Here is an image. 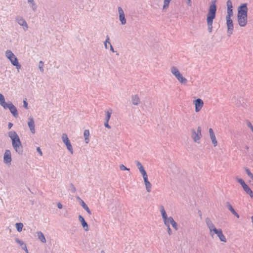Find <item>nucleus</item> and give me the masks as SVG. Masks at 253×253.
<instances>
[{
    "instance_id": "f257e3e1",
    "label": "nucleus",
    "mask_w": 253,
    "mask_h": 253,
    "mask_svg": "<svg viewBox=\"0 0 253 253\" xmlns=\"http://www.w3.org/2000/svg\"><path fill=\"white\" fill-rule=\"evenodd\" d=\"M247 3L242 4L238 8L237 21L240 26L245 27L248 23Z\"/></svg>"
},
{
    "instance_id": "f03ea898",
    "label": "nucleus",
    "mask_w": 253,
    "mask_h": 253,
    "mask_svg": "<svg viewBox=\"0 0 253 253\" xmlns=\"http://www.w3.org/2000/svg\"><path fill=\"white\" fill-rule=\"evenodd\" d=\"M216 0H212L208 10L207 18L208 29L209 33L212 31L213 20L215 18L216 12Z\"/></svg>"
},
{
    "instance_id": "7ed1b4c3",
    "label": "nucleus",
    "mask_w": 253,
    "mask_h": 253,
    "mask_svg": "<svg viewBox=\"0 0 253 253\" xmlns=\"http://www.w3.org/2000/svg\"><path fill=\"white\" fill-rule=\"evenodd\" d=\"M8 136L12 140V145L15 151L19 154L23 153V147L19 136L15 131H10L8 132Z\"/></svg>"
},
{
    "instance_id": "20e7f679",
    "label": "nucleus",
    "mask_w": 253,
    "mask_h": 253,
    "mask_svg": "<svg viewBox=\"0 0 253 253\" xmlns=\"http://www.w3.org/2000/svg\"><path fill=\"white\" fill-rule=\"evenodd\" d=\"M0 105L4 109H8L15 118H16L18 117V113L16 107L10 101L6 102L4 96L1 93H0Z\"/></svg>"
},
{
    "instance_id": "39448f33",
    "label": "nucleus",
    "mask_w": 253,
    "mask_h": 253,
    "mask_svg": "<svg viewBox=\"0 0 253 253\" xmlns=\"http://www.w3.org/2000/svg\"><path fill=\"white\" fill-rule=\"evenodd\" d=\"M171 74L175 77L177 81L182 84L186 85L188 80L183 77L178 68L175 66H172L170 68Z\"/></svg>"
},
{
    "instance_id": "423d86ee",
    "label": "nucleus",
    "mask_w": 253,
    "mask_h": 253,
    "mask_svg": "<svg viewBox=\"0 0 253 253\" xmlns=\"http://www.w3.org/2000/svg\"><path fill=\"white\" fill-rule=\"evenodd\" d=\"M191 131L192 137L193 141L196 143H199L200 140L202 137L201 127L200 126H198L197 128V130H195L194 129H192Z\"/></svg>"
},
{
    "instance_id": "0eeeda50",
    "label": "nucleus",
    "mask_w": 253,
    "mask_h": 253,
    "mask_svg": "<svg viewBox=\"0 0 253 253\" xmlns=\"http://www.w3.org/2000/svg\"><path fill=\"white\" fill-rule=\"evenodd\" d=\"M232 16L230 15H226V16L227 33L229 36L232 34L234 29L233 21L231 18Z\"/></svg>"
},
{
    "instance_id": "6e6552de",
    "label": "nucleus",
    "mask_w": 253,
    "mask_h": 253,
    "mask_svg": "<svg viewBox=\"0 0 253 253\" xmlns=\"http://www.w3.org/2000/svg\"><path fill=\"white\" fill-rule=\"evenodd\" d=\"M62 140L63 143L66 146L67 149L70 152L71 154H73V147L71 144V142L68 137L67 134L63 133L62 135Z\"/></svg>"
},
{
    "instance_id": "1a4fd4ad",
    "label": "nucleus",
    "mask_w": 253,
    "mask_h": 253,
    "mask_svg": "<svg viewBox=\"0 0 253 253\" xmlns=\"http://www.w3.org/2000/svg\"><path fill=\"white\" fill-rule=\"evenodd\" d=\"M12 159L11 154L9 150H6L3 155V163L7 166L11 165Z\"/></svg>"
},
{
    "instance_id": "9d476101",
    "label": "nucleus",
    "mask_w": 253,
    "mask_h": 253,
    "mask_svg": "<svg viewBox=\"0 0 253 253\" xmlns=\"http://www.w3.org/2000/svg\"><path fill=\"white\" fill-rule=\"evenodd\" d=\"M16 21L20 25L23 26L25 31H27L28 26L26 20L21 16H18L16 17Z\"/></svg>"
},
{
    "instance_id": "9b49d317",
    "label": "nucleus",
    "mask_w": 253,
    "mask_h": 253,
    "mask_svg": "<svg viewBox=\"0 0 253 253\" xmlns=\"http://www.w3.org/2000/svg\"><path fill=\"white\" fill-rule=\"evenodd\" d=\"M195 106V112H199L204 106V101L201 98H198L194 101Z\"/></svg>"
},
{
    "instance_id": "f8f14e48",
    "label": "nucleus",
    "mask_w": 253,
    "mask_h": 253,
    "mask_svg": "<svg viewBox=\"0 0 253 253\" xmlns=\"http://www.w3.org/2000/svg\"><path fill=\"white\" fill-rule=\"evenodd\" d=\"M118 12L119 14V20L122 25H125L126 21L125 18V13L123 9L120 6L118 7Z\"/></svg>"
},
{
    "instance_id": "ddd939ff",
    "label": "nucleus",
    "mask_w": 253,
    "mask_h": 253,
    "mask_svg": "<svg viewBox=\"0 0 253 253\" xmlns=\"http://www.w3.org/2000/svg\"><path fill=\"white\" fill-rule=\"evenodd\" d=\"M205 222L209 229L210 235L213 237V234H211V230L212 229H214L216 228L212 223V221L211 220V219L209 217H207L205 219Z\"/></svg>"
},
{
    "instance_id": "4468645a",
    "label": "nucleus",
    "mask_w": 253,
    "mask_h": 253,
    "mask_svg": "<svg viewBox=\"0 0 253 253\" xmlns=\"http://www.w3.org/2000/svg\"><path fill=\"white\" fill-rule=\"evenodd\" d=\"M28 126L29 127L31 132L33 134H34L36 132L35 128V122H34V120L33 117L30 116L29 118V121L28 122Z\"/></svg>"
},
{
    "instance_id": "2eb2a0df",
    "label": "nucleus",
    "mask_w": 253,
    "mask_h": 253,
    "mask_svg": "<svg viewBox=\"0 0 253 253\" xmlns=\"http://www.w3.org/2000/svg\"><path fill=\"white\" fill-rule=\"evenodd\" d=\"M135 163L136 165V167H137V168L138 169L140 172L141 173L142 176H145L146 174H147V172L146 171V170H145L143 166H142V165L141 164V163L138 161H135Z\"/></svg>"
},
{
    "instance_id": "dca6fc26",
    "label": "nucleus",
    "mask_w": 253,
    "mask_h": 253,
    "mask_svg": "<svg viewBox=\"0 0 253 253\" xmlns=\"http://www.w3.org/2000/svg\"><path fill=\"white\" fill-rule=\"evenodd\" d=\"M144 183L145 185L146 190L148 192H150L151 191L152 185L151 183L149 181L148 179V175L146 174L144 176H143Z\"/></svg>"
},
{
    "instance_id": "f3484780",
    "label": "nucleus",
    "mask_w": 253,
    "mask_h": 253,
    "mask_svg": "<svg viewBox=\"0 0 253 253\" xmlns=\"http://www.w3.org/2000/svg\"><path fill=\"white\" fill-rule=\"evenodd\" d=\"M209 133L212 144L214 147L216 146L217 145V142L214 131L211 128L209 129Z\"/></svg>"
},
{
    "instance_id": "a211bd4d",
    "label": "nucleus",
    "mask_w": 253,
    "mask_h": 253,
    "mask_svg": "<svg viewBox=\"0 0 253 253\" xmlns=\"http://www.w3.org/2000/svg\"><path fill=\"white\" fill-rule=\"evenodd\" d=\"M79 220L81 223L85 231H87L89 229L88 225L87 222L84 220V218L81 215H80L79 216Z\"/></svg>"
},
{
    "instance_id": "6ab92c4d",
    "label": "nucleus",
    "mask_w": 253,
    "mask_h": 253,
    "mask_svg": "<svg viewBox=\"0 0 253 253\" xmlns=\"http://www.w3.org/2000/svg\"><path fill=\"white\" fill-rule=\"evenodd\" d=\"M227 10V15H233V5L232 2L231 0H228L226 2Z\"/></svg>"
},
{
    "instance_id": "aec40b11",
    "label": "nucleus",
    "mask_w": 253,
    "mask_h": 253,
    "mask_svg": "<svg viewBox=\"0 0 253 253\" xmlns=\"http://www.w3.org/2000/svg\"><path fill=\"white\" fill-rule=\"evenodd\" d=\"M11 60H9L10 61L11 63L14 66L16 67V69L19 71V69L21 68V66L19 63L17 58L15 56L13 58H10Z\"/></svg>"
},
{
    "instance_id": "412c9836",
    "label": "nucleus",
    "mask_w": 253,
    "mask_h": 253,
    "mask_svg": "<svg viewBox=\"0 0 253 253\" xmlns=\"http://www.w3.org/2000/svg\"><path fill=\"white\" fill-rule=\"evenodd\" d=\"M15 242L18 243L22 248V249L25 251L26 253H29L28 250H27L26 244L22 240L18 238H15Z\"/></svg>"
},
{
    "instance_id": "4be33fe9",
    "label": "nucleus",
    "mask_w": 253,
    "mask_h": 253,
    "mask_svg": "<svg viewBox=\"0 0 253 253\" xmlns=\"http://www.w3.org/2000/svg\"><path fill=\"white\" fill-rule=\"evenodd\" d=\"M226 205L228 209L233 214H234L237 218H239V214L235 211L230 202H226Z\"/></svg>"
},
{
    "instance_id": "5701e85b",
    "label": "nucleus",
    "mask_w": 253,
    "mask_h": 253,
    "mask_svg": "<svg viewBox=\"0 0 253 253\" xmlns=\"http://www.w3.org/2000/svg\"><path fill=\"white\" fill-rule=\"evenodd\" d=\"M244 190L246 192L247 194H249L250 197L253 198V192L251 190V189L249 187V186L246 183L244 185L242 186Z\"/></svg>"
},
{
    "instance_id": "b1692460",
    "label": "nucleus",
    "mask_w": 253,
    "mask_h": 253,
    "mask_svg": "<svg viewBox=\"0 0 253 253\" xmlns=\"http://www.w3.org/2000/svg\"><path fill=\"white\" fill-rule=\"evenodd\" d=\"M217 236L219 238V240L223 242H226V238L222 233V231L221 229H219V231L216 234Z\"/></svg>"
},
{
    "instance_id": "393cba45",
    "label": "nucleus",
    "mask_w": 253,
    "mask_h": 253,
    "mask_svg": "<svg viewBox=\"0 0 253 253\" xmlns=\"http://www.w3.org/2000/svg\"><path fill=\"white\" fill-rule=\"evenodd\" d=\"M132 103L134 105H138L140 102V98L138 95H134L131 97Z\"/></svg>"
},
{
    "instance_id": "a878e982",
    "label": "nucleus",
    "mask_w": 253,
    "mask_h": 253,
    "mask_svg": "<svg viewBox=\"0 0 253 253\" xmlns=\"http://www.w3.org/2000/svg\"><path fill=\"white\" fill-rule=\"evenodd\" d=\"M89 131L88 129H85L84 132V141L85 143L88 144L89 142Z\"/></svg>"
},
{
    "instance_id": "bb28decb",
    "label": "nucleus",
    "mask_w": 253,
    "mask_h": 253,
    "mask_svg": "<svg viewBox=\"0 0 253 253\" xmlns=\"http://www.w3.org/2000/svg\"><path fill=\"white\" fill-rule=\"evenodd\" d=\"M37 234L38 239L43 243H46V239L43 234L41 231H38Z\"/></svg>"
},
{
    "instance_id": "cd10ccee",
    "label": "nucleus",
    "mask_w": 253,
    "mask_h": 253,
    "mask_svg": "<svg viewBox=\"0 0 253 253\" xmlns=\"http://www.w3.org/2000/svg\"><path fill=\"white\" fill-rule=\"evenodd\" d=\"M105 113L106 115L105 121H109L111 114H112V110L111 109L106 110L105 111Z\"/></svg>"
},
{
    "instance_id": "c85d7f7f",
    "label": "nucleus",
    "mask_w": 253,
    "mask_h": 253,
    "mask_svg": "<svg viewBox=\"0 0 253 253\" xmlns=\"http://www.w3.org/2000/svg\"><path fill=\"white\" fill-rule=\"evenodd\" d=\"M30 3L31 8L34 11H36L37 9V5L34 0H27Z\"/></svg>"
},
{
    "instance_id": "c756f323",
    "label": "nucleus",
    "mask_w": 253,
    "mask_h": 253,
    "mask_svg": "<svg viewBox=\"0 0 253 253\" xmlns=\"http://www.w3.org/2000/svg\"><path fill=\"white\" fill-rule=\"evenodd\" d=\"M81 205L82 206V207L84 208V210H85L86 212L89 214H91V211L88 208V206L86 205V204L84 202V201L81 200Z\"/></svg>"
},
{
    "instance_id": "7c9ffc66",
    "label": "nucleus",
    "mask_w": 253,
    "mask_h": 253,
    "mask_svg": "<svg viewBox=\"0 0 253 253\" xmlns=\"http://www.w3.org/2000/svg\"><path fill=\"white\" fill-rule=\"evenodd\" d=\"M160 212L161 213L162 217L163 219H166L167 217H168L167 213L165 211V208L163 206H161L160 207Z\"/></svg>"
},
{
    "instance_id": "2f4dec72",
    "label": "nucleus",
    "mask_w": 253,
    "mask_h": 253,
    "mask_svg": "<svg viewBox=\"0 0 253 253\" xmlns=\"http://www.w3.org/2000/svg\"><path fill=\"white\" fill-rule=\"evenodd\" d=\"M5 56L9 60H11L10 58H13L15 56L13 53L10 50H7L5 51Z\"/></svg>"
},
{
    "instance_id": "473e14b6",
    "label": "nucleus",
    "mask_w": 253,
    "mask_h": 253,
    "mask_svg": "<svg viewBox=\"0 0 253 253\" xmlns=\"http://www.w3.org/2000/svg\"><path fill=\"white\" fill-rule=\"evenodd\" d=\"M5 56L9 60H11L10 58H13L15 56L13 53L10 50H7L5 51Z\"/></svg>"
},
{
    "instance_id": "72a5a7b5",
    "label": "nucleus",
    "mask_w": 253,
    "mask_h": 253,
    "mask_svg": "<svg viewBox=\"0 0 253 253\" xmlns=\"http://www.w3.org/2000/svg\"><path fill=\"white\" fill-rule=\"evenodd\" d=\"M171 218H173V217L171 216H169V217H167L166 219H163L164 224L166 225V226H170V224H171V222L170 221L169 219H171Z\"/></svg>"
},
{
    "instance_id": "f704fd0d",
    "label": "nucleus",
    "mask_w": 253,
    "mask_h": 253,
    "mask_svg": "<svg viewBox=\"0 0 253 253\" xmlns=\"http://www.w3.org/2000/svg\"><path fill=\"white\" fill-rule=\"evenodd\" d=\"M169 220H170V221L171 222V225H172V227L176 231H177L178 229V225H177V223L174 221L173 218H171V219H169Z\"/></svg>"
},
{
    "instance_id": "c9c22d12",
    "label": "nucleus",
    "mask_w": 253,
    "mask_h": 253,
    "mask_svg": "<svg viewBox=\"0 0 253 253\" xmlns=\"http://www.w3.org/2000/svg\"><path fill=\"white\" fill-rule=\"evenodd\" d=\"M16 228L18 232H21L22 230V228L23 227V224L22 223H17L15 224Z\"/></svg>"
},
{
    "instance_id": "e433bc0d",
    "label": "nucleus",
    "mask_w": 253,
    "mask_h": 253,
    "mask_svg": "<svg viewBox=\"0 0 253 253\" xmlns=\"http://www.w3.org/2000/svg\"><path fill=\"white\" fill-rule=\"evenodd\" d=\"M44 62L42 61H40L39 63V68L40 71L42 73L44 72Z\"/></svg>"
},
{
    "instance_id": "4c0bfd02",
    "label": "nucleus",
    "mask_w": 253,
    "mask_h": 253,
    "mask_svg": "<svg viewBox=\"0 0 253 253\" xmlns=\"http://www.w3.org/2000/svg\"><path fill=\"white\" fill-rule=\"evenodd\" d=\"M171 0H164L163 9H166L169 7Z\"/></svg>"
},
{
    "instance_id": "58836bf2",
    "label": "nucleus",
    "mask_w": 253,
    "mask_h": 253,
    "mask_svg": "<svg viewBox=\"0 0 253 253\" xmlns=\"http://www.w3.org/2000/svg\"><path fill=\"white\" fill-rule=\"evenodd\" d=\"M70 186H71V191L72 193H76V187L74 186V185H73V183H71L70 184Z\"/></svg>"
},
{
    "instance_id": "ea45409f",
    "label": "nucleus",
    "mask_w": 253,
    "mask_h": 253,
    "mask_svg": "<svg viewBox=\"0 0 253 253\" xmlns=\"http://www.w3.org/2000/svg\"><path fill=\"white\" fill-rule=\"evenodd\" d=\"M120 169L121 170H129V169L127 168L124 165L122 164L120 166Z\"/></svg>"
},
{
    "instance_id": "a19ab883",
    "label": "nucleus",
    "mask_w": 253,
    "mask_h": 253,
    "mask_svg": "<svg viewBox=\"0 0 253 253\" xmlns=\"http://www.w3.org/2000/svg\"><path fill=\"white\" fill-rule=\"evenodd\" d=\"M245 170L249 177L251 176L253 174V173L251 172L250 170L248 168H246Z\"/></svg>"
},
{
    "instance_id": "79ce46f5",
    "label": "nucleus",
    "mask_w": 253,
    "mask_h": 253,
    "mask_svg": "<svg viewBox=\"0 0 253 253\" xmlns=\"http://www.w3.org/2000/svg\"><path fill=\"white\" fill-rule=\"evenodd\" d=\"M237 181L242 185V186L246 184L245 181L242 178H238Z\"/></svg>"
},
{
    "instance_id": "37998d69",
    "label": "nucleus",
    "mask_w": 253,
    "mask_h": 253,
    "mask_svg": "<svg viewBox=\"0 0 253 253\" xmlns=\"http://www.w3.org/2000/svg\"><path fill=\"white\" fill-rule=\"evenodd\" d=\"M219 231V229H217L216 228H215L213 229H212L211 230V234H216L217 232Z\"/></svg>"
},
{
    "instance_id": "c03bdc74",
    "label": "nucleus",
    "mask_w": 253,
    "mask_h": 253,
    "mask_svg": "<svg viewBox=\"0 0 253 253\" xmlns=\"http://www.w3.org/2000/svg\"><path fill=\"white\" fill-rule=\"evenodd\" d=\"M167 227V231H168V233L169 235H171L172 234V230L170 229V226H168Z\"/></svg>"
},
{
    "instance_id": "a18cd8bd",
    "label": "nucleus",
    "mask_w": 253,
    "mask_h": 253,
    "mask_svg": "<svg viewBox=\"0 0 253 253\" xmlns=\"http://www.w3.org/2000/svg\"><path fill=\"white\" fill-rule=\"evenodd\" d=\"M108 122L109 121H105V122H104V126L108 128H111V126H110L108 124Z\"/></svg>"
},
{
    "instance_id": "49530a36",
    "label": "nucleus",
    "mask_w": 253,
    "mask_h": 253,
    "mask_svg": "<svg viewBox=\"0 0 253 253\" xmlns=\"http://www.w3.org/2000/svg\"><path fill=\"white\" fill-rule=\"evenodd\" d=\"M23 107L26 108L28 109V103L26 100H24L23 101Z\"/></svg>"
},
{
    "instance_id": "de8ad7c7",
    "label": "nucleus",
    "mask_w": 253,
    "mask_h": 253,
    "mask_svg": "<svg viewBox=\"0 0 253 253\" xmlns=\"http://www.w3.org/2000/svg\"><path fill=\"white\" fill-rule=\"evenodd\" d=\"M37 152L39 153V154L40 155V156H42V151L41 150V149H40V147H37Z\"/></svg>"
},
{
    "instance_id": "09e8293b",
    "label": "nucleus",
    "mask_w": 253,
    "mask_h": 253,
    "mask_svg": "<svg viewBox=\"0 0 253 253\" xmlns=\"http://www.w3.org/2000/svg\"><path fill=\"white\" fill-rule=\"evenodd\" d=\"M109 40H110L109 37H108V36H107L106 39L104 43H108L109 44H111L109 42Z\"/></svg>"
},
{
    "instance_id": "8fccbe9b",
    "label": "nucleus",
    "mask_w": 253,
    "mask_h": 253,
    "mask_svg": "<svg viewBox=\"0 0 253 253\" xmlns=\"http://www.w3.org/2000/svg\"><path fill=\"white\" fill-rule=\"evenodd\" d=\"M12 126H13V124L12 123H11L10 122L8 123V129H10L12 127Z\"/></svg>"
},
{
    "instance_id": "3c124183",
    "label": "nucleus",
    "mask_w": 253,
    "mask_h": 253,
    "mask_svg": "<svg viewBox=\"0 0 253 253\" xmlns=\"http://www.w3.org/2000/svg\"><path fill=\"white\" fill-rule=\"evenodd\" d=\"M57 207L59 209H61L62 208L63 206H62V205L60 203H58L57 204Z\"/></svg>"
},
{
    "instance_id": "603ef678",
    "label": "nucleus",
    "mask_w": 253,
    "mask_h": 253,
    "mask_svg": "<svg viewBox=\"0 0 253 253\" xmlns=\"http://www.w3.org/2000/svg\"><path fill=\"white\" fill-rule=\"evenodd\" d=\"M110 50L112 51V52H115L114 50V48L113 47L112 45H111V44H110Z\"/></svg>"
},
{
    "instance_id": "864d4df0",
    "label": "nucleus",
    "mask_w": 253,
    "mask_h": 253,
    "mask_svg": "<svg viewBox=\"0 0 253 253\" xmlns=\"http://www.w3.org/2000/svg\"><path fill=\"white\" fill-rule=\"evenodd\" d=\"M188 0V2H187V4L189 6H191V0Z\"/></svg>"
},
{
    "instance_id": "5fc2aeb1",
    "label": "nucleus",
    "mask_w": 253,
    "mask_h": 253,
    "mask_svg": "<svg viewBox=\"0 0 253 253\" xmlns=\"http://www.w3.org/2000/svg\"><path fill=\"white\" fill-rule=\"evenodd\" d=\"M104 46H105V48L107 49L108 48L107 43H104Z\"/></svg>"
},
{
    "instance_id": "6e6d98bb",
    "label": "nucleus",
    "mask_w": 253,
    "mask_h": 253,
    "mask_svg": "<svg viewBox=\"0 0 253 253\" xmlns=\"http://www.w3.org/2000/svg\"><path fill=\"white\" fill-rule=\"evenodd\" d=\"M249 177L253 180V174L251 176H249Z\"/></svg>"
},
{
    "instance_id": "4d7b16f0",
    "label": "nucleus",
    "mask_w": 253,
    "mask_h": 253,
    "mask_svg": "<svg viewBox=\"0 0 253 253\" xmlns=\"http://www.w3.org/2000/svg\"><path fill=\"white\" fill-rule=\"evenodd\" d=\"M77 199L80 200L81 201V200H82L79 197H77Z\"/></svg>"
},
{
    "instance_id": "13d9d810",
    "label": "nucleus",
    "mask_w": 253,
    "mask_h": 253,
    "mask_svg": "<svg viewBox=\"0 0 253 253\" xmlns=\"http://www.w3.org/2000/svg\"><path fill=\"white\" fill-rule=\"evenodd\" d=\"M246 149H249V147H248V146H247L246 147Z\"/></svg>"
}]
</instances>
